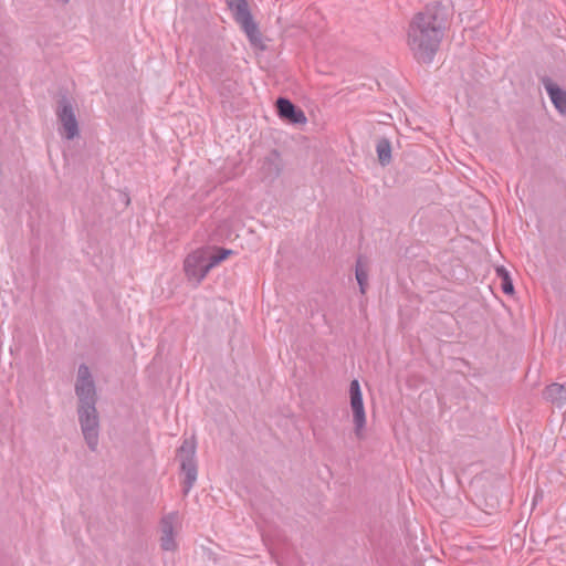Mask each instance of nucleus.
I'll return each instance as SVG.
<instances>
[{"mask_svg": "<svg viewBox=\"0 0 566 566\" xmlns=\"http://www.w3.org/2000/svg\"><path fill=\"white\" fill-rule=\"evenodd\" d=\"M450 17V8L440 2L428 4L415 14L408 28V45L418 62H432L449 27Z\"/></svg>", "mask_w": 566, "mask_h": 566, "instance_id": "f257e3e1", "label": "nucleus"}, {"mask_svg": "<svg viewBox=\"0 0 566 566\" xmlns=\"http://www.w3.org/2000/svg\"><path fill=\"white\" fill-rule=\"evenodd\" d=\"M233 253L229 249L202 248L190 253L185 260V272L189 280L200 283L209 271Z\"/></svg>", "mask_w": 566, "mask_h": 566, "instance_id": "f03ea898", "label": "nucleus"}, {"mask_svg": "<svg viewBox=\"0 0 566 566\" xmlns=\"http://www.w3.org/2000/svg\"><path fill=\"white\" fill-rule=\"evenodd\" d=\"M176 458L180 465V472L184 475L182 493L184 495H188L198 476L195 440L185 439L177 450Z\"/></svg>", "mask_w": 566, "mask_h": 566, "instance_id": "7ed1b4c3", "label": "nucleus"}, {"mask_svg": "<svg viewBox=\"0 0 566 566\" xmlns=\"http://www.w3.org/2000/svg\"><path fill=\"white\" fill-rule=\"evenodd\" d=\"M181 528V520L177 511L169 512L159 522V542L163 551L175 552L178 548L176 536Z\"/></svg>", "mask_w": 566, "mask_h": 566, "instance_id": "20e7f679", "label": "nucleus"}, {"mask_svg": "<svg viewBox=\"0 0 566 566\" xmlns=\"http://www.w3.org/2000/svg\"><path fill=\"white\" fill-rule=\"evenodd\" d=\"M227 4L233 12L235 21L241 25L249 40L256 44L261 41L258 25L249 11L247 0H227Z\"/></svg>", "mask_w": 566, "mask_h": 566, "instance_id": "39448f33", "label": "nucleus"}, {"mask_svg": "<svg viewBox=\"0 0 566 566\" xmlns=\"http://www.w3.org/2000/svg\"><path fill=\"white\" fill-rule=\"evenodd\" d=\"M350 407L353 410L354 433L357 439H364L366 427V413L363 402V395L358 380L354 379L349 387Z\"/></svg>", "mask_w": 566, "mask_h": 566, "instance_id": "423d86ee", "label": "nucleus"}, {"mask_svg": "<svg viewBox=\"0 0 566 566\" xmlns=\"http://www.w3.org/2000/svg\"><path fill=\"white\" fill-rule=\"evenodd\" d=\"M56 116L61 124V135L66 139L75 138L78 135V123L72 105L63 101L56 109Z\"/></svg>", "mask_w": 566, "mask_h": 566, "instance_id": "0eeeda50", "label": "nucleus"}, {"mask_svg": "<svg viewBox=\"0 0 566 566\" xmlns=\"http://www.w3.org/2000/svg\"><path fill=\"white\" fill-rule=\"evenodd\" d=\"M78 412L85 440L88 446L94 449L97 444V417L95 407L88 406L87 409L81 407Z\"/></svg>", "mask_w": 566, "mask_h": 566, "instance_id": "6e6552de", "label": "nucleus"}, {"mask_svg": "<svg viewBox=\"0 0 566 566\" xmlns=\"http://www.w3.org/2000/svg\"><path fill=\"white\" fill-rule=\"evenodd\" d=\"M76 392L81 400L80 408L84 407L85 409H87L88 406H94V386L90 377L88 368L85 366H81L78 369Z\"/></svg>", "mask_w": 566, "mask_h": 566, "instance_id": "1a4fd4ad", "label": "nucleus"}, {"mask_svg": "<svg viewBox=\"0 0 566 566\" xmlns=\"http://www.w3.org/2000/svg\"><path fill=\"white\" fill-rule=\"evenodd\" d=\"M276 109L279 116L290 124L304 125L307 122L305 113L285 97L277 98Z\"/></svg>", "mask_w": 566, "mask_h": 566, "instance_id": "9d476101", "label": "nucleus"}, {"mask_svg": "<svg viewBox=\"0 0 566 566\" xmlns=\"http://www.w3.org/2000/svg\"><path fill=\"white\" fill-rule=\"evenodd\" d=\"M541 82L548 94L553 105L560 114H566V91L562 90L548 76H543Z\"/></svg>", "mask_w": 566, "mask_h": 566, "instance_id": "9b49d317", "label": "nucleus"}, {"mask_svg": "<svg viewBox=\"0 0 566 566\" xmlns=\"http://www.w3.org/2000/svg\"><path fill=\"white\" fill-rule=\"evenodd\" d=\"M544 398L558 408L566 406V388L557 382L551 384L544 390Z\"/></svg>", "mask_w": 566, "mask_h": 566, "instance_id": "f8f14e48", "label": "nucleus"}, {"mask_svg": "<svg viewBox=\"0 0 566 566\" xmlns=\"http://www.w3.org/2000/svg\"><path fill=\"white\" fill-rule=\"evenodd\" d=\"M355 275L361 294H365L368 283V262L363 256H359L356 261Z\"/></svg>", "mask_w": 566, "mask_h": 566, "instance_id": "ddd939ff", "label": "nucleus"}, {"mask_svg": "<svg viewBox=\"0 0 566 566\" xmlns=\"http://www.w3.org/2000/svg\"><path fill=\"white\" fill-rule=\"evenodd\" d=\"M282 159L277 151H271L264 160L263 170L266 175L273 176L281 172Z\"/></svg>", "mask_w": 566, "mask_h": 566, "instance_id": "4468645a", "label": "nucleus"}, {"mask_svg": "<svg viewBox=\"0 0 566 566\" xmlns=\"http://www.w3.org/2000/svg\"><path fill=\"white\" fill-rule=\"evenodd\" d=\"M376 151L378 160L382 166H386L391 160V144L387 138H381L377 142Z\"/></svg>", "mask_w": 566, "mask_h": 566, "instance_id": "2eb2a0df", "label": "nucleus"}, {"mask_svg": "<svg viewBox=\"0 0 566 566\" xmlns=\"http://www.w3.org/2000/svg\"><path fill=\"white\" fill-rule=\"evenodd\" d=\"M497 277L501 279V287L505 294H512L514 292L513 282L511 280L509 271L504 266L496 269Z\"/></svg>", "mask_w": 566, "mask_h": 566, "instance_id": "dca6fc26", "label": "nucleus"}]
</instances>
